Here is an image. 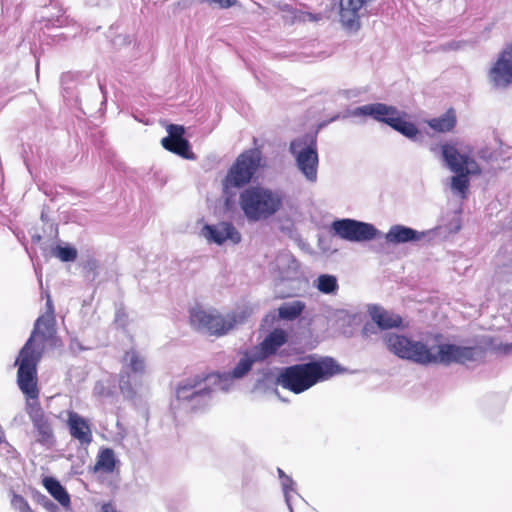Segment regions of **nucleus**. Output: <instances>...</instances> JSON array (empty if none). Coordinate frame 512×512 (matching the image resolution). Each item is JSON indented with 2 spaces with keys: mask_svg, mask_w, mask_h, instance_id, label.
<instances>
[{
  "mask_svg": "<svg viewBox=\"0 0 512 512\" xmlns=\"http://www.w3.org/2000/svg\"><path fill=\"white\" fill-rule=\"evenodd\" d=\"M286 480H285V483H288V481H291V479L289 477H285Z\"/></svg>",
  "mask_w": 512,
  "mask_h": 512,
  "instance_id": "obj_38",
  "label": "nucleus"
},
{
  "mask_svg": "<svg viewBox=\"0 0 512 512\" xmlns=\"http://www.w3.org/2000/svg\"><path fill=\"white\" fill-rule=\"evenodd\" d=\"M264 166L262 151L253 148L242 152L223 180L224 188H240L248 184L260 167Z\"/></svg>",
  "mask_w": 512,
  "mask_h": 512,
  "instance_id": "obj_5",
  "label": "nucleus"
},
{
  "mask_svg": "<svg viewBox=\"0 0 512 512\" xmlns=\"http://www.w3.org/2000/svg\"><path fill=\"white\" fill-rule=\"evenodd\" d=\"M341 371L340 365L333 358L327 357L284 368L278 376V383L283 388L300 394Z\"/></svg>",
  "mask_w": 512,
  "mask_h": 512,
  "instance_id": "obj_1",
  "label": "nucleus"
},
{
  "mask_svg": "<svg viewBox=\"0 0 512 512\" xmlns=\"http://www.w3.org/2000/svg\"><path fill=\"white\" fill-rule=\"evenodd\" d=\"M116 466V458L114 451L111 448H103L99 451L94 465V472H104L110 474L114 471Z\"/></svg>",
  "mask_w": 512,
  "mask_h": 512,
  "instance_id": "obj_25",
  "label": "nucleus"
},
{
  "mask_svg": "<svg viewBox=\"0 0 512 512\" xmlns=\"http://www.w3.org/2000/svg\"><path fill=\"white\" fill-rule=\"evenodd\" d=\"M384 341L388 350L399 358L422 365L431 364V360H433L431 350L420 341H412L395 333L387 334Z\"/></svg>",
  "mask_w": 512,
  "mask_h": 512,
  "instance_id": "obj_10",
  "label": "nucleus"
},
{
  "mask_svg": "<svg viewBox=\"0 0 512 512\" xmlns=\"http://www.w3.org/2000/svg\"><path fill=\"white\" fill-rule=\"evenodd\" d=\"M189 318L194 328L216 337L226 335L237 323L234 314L222 315L217 310L207 311L200 307L190 310Z\"/></svg>",
  "mask_w": 512,
  "mask_h": 512,
  "instance_id": "obj_9",
  "label": "nucleus"
},
{
  "mask_svg": "<svg viewBox=\"0 0 512 512\" xmlns=\"http://www.w3.org/2000/svg\"><path fill=\"white\" fill-rule=\"evenodd\" d=\"M209 4H217L220 8L227 9L236 5L237 0H202Z\"/></svg>",
  "mask_w": 512,
  "mask_h": 512,
  "instance_id": "obj_34",
  "label": "nucleus"
},
{
  "mask_svg": "<svg viewBox=\"0 0 512 512\" xmlns=\"http://www.w3.org/2000/svg\"><path fill=\"white\" fill-rule=\"evenodd\" d=\"M53 255L62 262H72L76 260L78 252L74 247L57 245L53 249Z\"/></svg>",
  "mask_w": 512,
  "mask_h": 512,
  "instance_id": "obj_29",
  "label": "nucleus"
},
{
  "mask_svg": "<svg viewBox=\"0 0 512 512\" xmlns=\"http://www.w3.org/2000/svg\"><path fill=\"white\" fill-rule=\"evenodd\" d=\"M46 307L47 310L45 313H51V315H54V307L50 299L47 300Z\"/></svg>",
  "mask_w": 512,
  "mask_h": 512,
  "instance_id": "obj_35",
  "label": "nucleus"
},
{
  "mask_svg": "<svg viewBox=\"0 0 512 512\" xmlns=\"http://www.w3.org/2000/svg\"><path fill=\"white\" fill-rule=\"evenodd\" d=\"M422 236L423 233H419L412 228L403 225H394L390 228L385 238L388 243L399 244L410 241H418L422 238Z\"/></svg>",
  "mask_w": 512,
  "mask_h": 512,
  "instance_id": "obj_21",
  "label": "nucleus"
},
{
  "mask_svg": "<svg viewBox=\"0 0 512 512\" xmlns=\"http://www.w3.org/2000/svg\"><path fill=\"white\" fill-rule=\"evenodd\" d=\"M332 228L340 238L351 242L369 241L378 233L372 224L352 219L334 221Z\"/></svg>",
  "mask_w": 512,
  "mask_h": 512,
  "instance_id": "obj_14",
  "label": "nucleus"
},
{
  "mask_svg": "<svg viewBox=\"0 0 512 512\" xmlns=\"http://www.w3.org/2000/svg\"><path fill=\"white\" fill-rule=\"evenodd\" d=\"M481 357H483V349L481 347L441 344L438 346V353H432L433 360H431V363H442L445 365L451 363L465 364Z\"/></svg>",
  "mask_w": 512,
  "mask_h": 512,
  "instance_id": "obj_13",
  "label": "nucleus"
},
{
  "mask_svg": "<svg viewBox=\"0 0 512 512\" xmlns=\"http://www.w3.org/2000/svg\"><path fill=\"white\" fill-rule=\"evenodd\" d=\"M255 360H257L256 357L251 358L248 357L246 354L245 357L241 358L240 361L235 366V368L229 373H224L223 375L216 373L201 374L196 375L193 378L187 379L178 385L176 389L177 398L180 400H189L194 396L200 395L204 392L209 393V389H204L200 391H194V389L198 387L201 383L210 379L211 377H216L218 379L223 378L224 380L242 378L252 369Z\"/></svg>",
  "mask_w": 512,
  "mask_h": 512,
  "instance_id": "obj_8",
  "label": "nucleus"
},
{
  "mask_svg": "<svg viewBox=\"0 0 512 512\" xmlns=\"http://www.w3.org/2000/svg\"><path fill=\"white\" fill-rule=\"evenodd\" d=\"M54 325L55 315H51V313H45L36 320L34 331L30 338L33 339L35 334H39L44 338L51 336L54 332Z\"/></svg>",
  "mask_w": 512,
  "mask_h": 512,
  "instance_id": "obj_26",
  "label": "nucleus"
},
{
  "mask_svg": "<svg viewBox=\"0 0 512 512\" xmlns=\"http://www.w3.org/2000/svg\"><path fill=\"white\" fill-rule=\"evenodd\" d=\"M26 413L32 422L36 442L51 448L56 443L53 425L38 401L28 402Z\"/></svg>",
  "mask_w": 512,
  "mask_h": 512,
  "instance_id": "obj_12",
  "label": "nucleus"
},
{
  "mask_svg": "<svg viewBox=\"0 0 512 512\" xmlns=\"http://www.w3.org/2000/svg\"><path fill=\"white\" fill-rule=\"evenodd\" d=\"M239 205L249 221L257 222L275 215L282 208L283 197L277 191L253 186L240 193Z\"/></svg>",
  "mask_w": 512,
  "mask_h": 512,
  "instance_id": "obj_2",
  "label": "nucleus"
},
{
  "mask_svg": "<svg viewBox=\"0 0 512 512\" xmlns=\"http://www.w3.org/2000/svg\"><path fill=\"white\" fill-rule=\"evenodd\" d=\"M279 474H280V476H283V475H284L283 471H282V470H280V469H279Z\"/></svg>",
  "mask_w": 512,
  "mask_h": 512,
  "instance_id": "obj_39",
  "label": "nucleus"
},
{
  "mask_svg": "<svg viewBox=\"0 0 512 512\" xmlns=\"http://www.w3.org/2000/svg\"><path fill=\"white\" fill-rule=\"evenodd\" d=\"M363 333H364L365 335H367V333H368V327H367V325L363 328Z\"/></svg>",
  "mask_w": 512,
  "mask_h": 512,
  "instance_id": "obj_36",
  "label": "nucleus"
},
{
  "mask_svg": "<svg viewBox=\"0 0 512 512\" xmlns=\"http://www.w3.org/2000/svg\"><path fill=\"white\" fill-rule=\"evenodd\" d=\"M367 0H340V22L349 30L360 28V11Z\"/></svg>",
  "mask_w": 512,
  "mask_h": 512,
  "instance_id": "obj_18",
  "label": "nucleus"
},
{
  "mask_svg": "<svg viewBox=\"0 0 512 512\" xmlns=\"http://www.w3.org/2000/svg\"><path fill=\"white\" fill-rule=\"evenodd\" d=\"M317 288L319 289V291L326 294L335 292L338 288L336 277L327 274L320 275L318 277Z\"/></svg>",
  "mask_w": 512,
  "mask_h": 512,
  "instance_id": "obj_30",
  "label": "nucleus"
},
{
  "mask_svg": "<svg viewBox=\"0 0 512 512\" xmlns=\"http://www.w3.org/2000/svg\"><path fill=\"white\" fill-rule=\"evenodd\" d=\"M369 312L372 320L381 329L397 328L402 324V318L399 315L390 313L381 307L373 306Z\"/></svg>",
  "mask_w": 512,
  "mask_h": 512,
  "instance_id": "obj_22",
  "label": "nucleus"
},
{
  "mask_svg": "<svg viewBox=\"0 0 512 512\" xmlns=\"http://www.w3.org/2000/svg\"><path fill=\"white\" fill-rule=\"evenodd\" d=\"M305 308L302 301H294L292 303H284L278 309V314L281 319L294 320L299 317Z\"/></svg>",
  "mask_w": 512,
  "mask_h": 512,
  "instance_id": "obj_27",
  "label": "nucleus"
},
{
  "mask_svg": "<svg viewBox=\"0 0 512 512\" xmlns=\"http://www.w3.org/2000/svg\"><path fill=\"white\" fill-rule=\"evenodd\" d=\"M66 423L70 436L77 440L81 446L87 447L92 443L93 433L88 420L78 413L70 411Z\"/></svg>",
  "mask_w": 512,
  "mask_h": 512,
  "instance_id": "obj_17",
  "label": "nucleus"
},
{
  "mask_svg": "<svg viewBox=\"0 0 512 512\" xmlns=\"http://www.w3.org/2000/svg\"><path fill=\"white\" fill-rule=\"evenodd\" d=\"M442 156L448 167L456 173L451 179V187L465 197L469 188V174L480 173L474 159L467 154H461L454 144L442 145Z\"/></svg>",
  "mask_w": 512,
  "mask_h": 512,
  "instance_id": "obj_3",
  "label": "nucleus"
},
{
  "mask_svg": "<svg viewBox=\"0 0 512 512\" xmlns=\"http://www.w3.org/2000/svg\"><path fill=\"white\" fill-rule=\"evenodd\" d=\"M119 388L121 393L129 399H134L137 395V390L132 385L130 375L128 373L121 374L119 380Z\"/></svg>",
  "mask_w": 512,
  "mask_h": 512,
  "instance_id": "obj_31",
  "label": "nucleus"
},
{
  "mask_svg": "<svg viewBox=\"0 0 512 512\" xmlns=\"http://www.w3.org/2000/svg\"><path fill=\"white\" fill-rule=\"evenodd\" d=\"M11 506L18 512H33L28 501L22 495L16 493L12 495Z\"/></svg>",
  "mask_w": 512,
  "mask_h": 512,
  "instance_id": "obj_32",
  "label": "nucleus"
},
{
  "mask_svg": "<svg viewBox=\"0 0 512 512\" xmlns=\"http://www.w3.org/2000/svg\"><path fill=\"white\" fill-rule=\"evenodd\" d=\"M286 480H285V483H288V481H291V479L289 477H285Z\"/></svg>",
  "mask_w": 512,
  "mask_h": 512,
  "instance_id": "obj_37",
  "label": "nucleus"
},
{
  "mask_svg": "<svg viewBox=\"0 0 512 512\" xmlns=\"http://www.w3.org/2000/svg\"><path fill=\"white\" fill-rule=\"evenodd\" d=\"M124 361L128 362L131 372L135 374L145 373V360L136 350L126 351Z\"/></svg>",
  "mask_w": 512,
  "mask_h": 512,
  "instance_id": "obj_28",
  "label": "nucleus"
},
{
  "mask_svg": "<svg viewBox=\"0 0 512 512\" xmlns=\"http://www.w3.org/2000/svg\"><path fill=\"white\" fill-rule=\"evenodd\" d=\"M42 484L48 493L63 507H69L71 500L66 489L54 477L46 476L42 479Z\"/></svg>",
  "mask_w": 512,
  "mask_h": 512,
  "instance_id": "obj_23",
  "label": "nucleus"
},
{
  "mask_svg": "<svg viewBox=\"0 0 512 512\" xmlns=\"http://www.w3.org/2000/svg\"><path fill=\"white\" fill-rule=\"evenodd\" d=\"M20 363L17 372V383L22 393L31 400L38 401L39 389L37 385V364L40 355L32 346L29 338L19 353Z\"/></svg>",
  "mask_w": 512,
  "mask_h": 512,
  "instance_id": "obj_7",
  "label": "nucleus"
},
{
  "mask_svg": "<svg viewBox=\"0 0 512 512\" xmlns=\"http://www.w3.org/2000/svg\"><path fill=\"white\" fill-rule=\"evenodd\" d=\"M287 342V334L282 329H274L258 346L256 359L263 360L273 354Z\"/></svg>",
  "mask_w": 512,
  "mask_h": 512,
  "instance_id": "obj_20",
  "label": "nucleus"
},
{
  "mask_svg": "<svg viewBox=\"0 0 512 512\" xmlns=\"http://www.w3.org/2000/svg\"><path fill=\"white\" fill-rule=\"evenodd\" d=\"M489 77L496 87L505 88L512 83V44L500 52L489 71Z\"/></svg>",
  "mask_w": 512,
  "mask_h": 512,
  "instance_id": "obj_16",
  "label": "nucleus"
},
{
  "mask_svg": "<svg viewBox=\"0 0 512 512\" xmlns=\"http://www.w3.org/2000/svg\"><path fill=\"white\" fill-rule=\"evenodd\" d=\"M264 166L262 151L253 148L242 152L223 180L224 188H240L248 184L260 167Z\"/></svg>",
  "mask_w": 512,
  "mask_h": 512,
  "instance_id": "obj_6",
  "label": "nucleus"
},
{
  "mask_svg": "<svg viewBox=\"0 0 512 512\" xmlns=\"http://www.w3.org/2000/svg\"><path fill=\"white\" fill-rule=\"evenodd\" d=\"M290 152L296 156L300 171L310 181L317 178L318 153L315 137L305 136L290 143Z\"/></svg>",
  "mask_w": 512,
  "mask_h": 512,
  "instance_id": "obj_11",
  "label": "nucleus"
},
{
  "mask_svg": "<svg viewBox=\"0 0 512 512\" xmlns=\"http://www.w3.org/2000/svg\"><path fill=\"white\" fill-rule=\"evenodd\" d=\"M354 115L370 116L374 120L383 122L391 128L410 139H415L419 134L418 128L410 121H407L397 108L383 103H373L357 107Z\"/></svg>",
  "mask_w": 512,
  "mask_h": 512,
  "instance_id": "obj_4",
  "label": "nucleus"
},
{
  "mask_svg": "<svg viewBox=\"0 0 512 512\" xmlns=\"http://www.w3.org/2000/svg\"><path fill=\"white\" fill-rule=\"evenodd\" d=\"M204 230L207 232V238L217 244L230 241L237 244L241 241V234L230 222H220L217 225H206Z\"/></svg>",
  "mask_w": 512,
  "mask_h": 512,
  "instance_id": "obj_19",
  "label": "nucleus"
},
{
  "mask_svg": "<svg viewBox=\"0 0 512 512\" xmlns=\"http://www.w3.org/2000/svg\"><path fill=\"white\" fill-rule=\"evenodd\" d=\"M168 135L161 140V145L167 151L184 159L194 160L195 153L191 150L189 141L184 137L185 128L178 124H169L166 127Z\"/></svg>",
  "mask_w": 512,
  "mask_h": 512,
  "instance_id": "obj_15",
  "label": "nucleus"
},
{
  "mask_svg": "<svg viewBox=\"0 0 512 512\" xmlns=\"http://www.w3.org/2000/svg\"><path fill=\"white\" fill-rule=\"evenodd\" d=\"M297 19L305 22V21H309V22H318L320 20H322V14L320 13H317V14H313V13H310V12H301L299 16H296Z\"/></svg>",
  "mask_w": 512,
  "mask_h": 512,
  "instance_id": "obj_33",
  "label": "nucleus"
},
{
  "mask_svg": "<svg viewBox=\"0 0 512 512\" xmlns=\"http://www.w3.org/2000/svg\"><path fill=\"white\" fill-rule=\"evenodd\" d=\"M457 123L456 112L453 108L448 109L439 117L427 121L428 126L436 132L446 133L452 131Z\"/></svg>",
  "mask_w": 512,
  "mask_h": 512,
  "instance_id": "obj_24",
  "label": "nucleus"
}]
</instances>
